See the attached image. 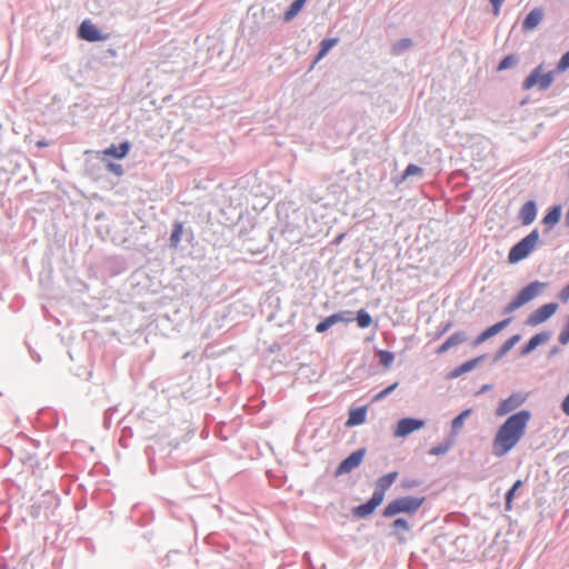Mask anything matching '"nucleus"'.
<instances>
[{"mask_svg": "<svg viewBox=\"0 0 569 569\" xmlns=\"http://www.w3.org/2000/svg\"><path fill=\"white\" fill-rule=\"evenodd\" d=\"M530 419L529 410H520L510 415L496 432L492 453L500 458L511 451L525 436Z\"/></svg>", "mask_w": 569, "mask_h": 569, "instance_id": "obj_1", "label": "nucleus"}, {"mask_svg": "<svg viewBox=\"0 0 569 569\" xmlns=\"http://www.w3.org/2000/svg\"><path fill=\"white\" fill-rule=\"evenodd\" d=\"M425 497L405 496L390 501L383 509L382 516L391 518L399 513L413 515L423 505Z\"/></svg>", "mask_w": 569, "mask_h": 569, "instance_id": "obj_2", "label": "nucleus"}, {"mask_svg": "<svg viewBox=\"0 0 569 569\" xmlns=\"http://www.w3.org/2000/svg\"><path fill=\"white\" fill-rule=\"evenodd\" d=\"M539 241V231L533 229L529 234L518 241L511 247L508 253V261L510 263H517L527 258L535 249Z\"/></svg>", "mask_w": 569, "mask_h": 569, "instance_id": "obj_3", "label": "nucleus"}, {"mask_svg": "<svg viewBox=\"0 0 569 569\" xmlns=\"http://www.w3.org/2000/svg\"><path fill=\"white\" fill-rule=\"evenodd\" d=\"M555 80V71L542 73V66L536 67L523 80L522 89L529 90L538 86L539 90H547Z\"/></svg>", "mask_w": 569, "mask_h": 569, "instance_id": "obj_4", "label": "nucleus"}, {"mask_svg": "<svg viewBox=\"0 0 569 569\" xmlns=\"http://www.w3.org/2000/svg\"><path fill=\"white\" fill-rule=\"evenodd\" d=\"M555 80V71L542 73V66L536 67L523 80L522 89L529 90L538 86L539 90H547Z\"/></svg>", "mask_w": 569, "mask_h": 569, "instance_id": "obj_5", "label": "nucleus"}, {"mask_svg": "<svg viewBox=\"0 0 569 569\" xmlns=\"http://www.w3.org/2000/svg\"><path fill=\"white\" fill-rule=\"evenodd\" d=\"M547 282H541L539 280H535L523 287L518 295L509 302L515 310L519 309L523 305L528 303L532 299H535L539 293L547 288Z\"/></svg>", "mask_w": 569, "mask_h": 569, "instance_id": "obj_6", "label": "nucleus"}, {"mask_svg": "<svg viewBox=\"0 0 569 569\" xmlns=\"http://www.w3.org/2000/svg\"><path fill=\"white\" fill-rule=\"evenodd\" d=\"M547 282H541L539 280H535L523 287L518 295L509 302L515 310L519 309L523 305L528 303L532 299H535L539 293L547 288Z\"/></svg>", "mask_w": 569, "mask_h": 569, "instance_id": "obj_7", "label": "nucleus"}, {"mask_svg": "<svg viewBox=\"0 0 569 569\" xmlns=\"http://www.w3.org/2000/svg\"><path fill=\"white\" fill-rule=\"evenodd\" d=\"M528 395L525 392H512L508 398L501 400L496 409L498 417L511 413L527 401Z\"/></svg>", "mask_w": 569, "mask_h": 569, "instance_id": "obj_8", "label": "nucleus"}, {"mask_svg": "<svg viewBox=\"0 0 569 569\" xmlns=\"http://www.w3.org/2000/svg\"><path fill=\"white\" fill-rule=\"evenodd\" d=\"M558 303L549 302L546 303L535 311H532L526 319V325L529 327H536L551 318L558 310Z\"/></svg>", "mask_w": 569, "mask_h": 569, "instance_id": "obj_9", "label": "nucleus"}, {"mask_svg": "<svg viewBox=\"0 0 569 569\" xmlns=\"http://www.w3.org/2000/svg\"><path fill=\"white\" fill-rule=\"evenodd\" d=\"M426 425V421L420 418L407 417L400 419L395 428L393 436L396 438H406L410 433L420 430Z\"/></svg>", "mask_w": 569, "mask_h": 569, "instance_id": "obj_10", "label": "nucleus"}, {"mask_svg": "<svg viewBox=\"0 0 569 569\" xmlns=\"http://www.w3.org/2000/svg\"><path fill=\"white\" fill-rule=\"evenodd\" d=\"M366 455V449L360 448L353 452H351L348 457H346L337 467L335 471V476L339 477L346 473H349L353 469L360 466Z\"/></svg>", "mask_w": 569, "mask_h": 569, "instance_id": "obj_11", "label": "nucleus"}, {"mask_svg": "<svg viewBox=\"0 0 569 569\" xmlns=\"http://www.w3.org/2000/svg\"><path fill=\"white\" fill-rule=\"evenodd\" d=\"M78 36L82 40L89 42H96L107 39V36L103 34L90 20H84L81 22L78 29Z\"/></svg>", "mask_w": 569, "mask_h": 569, "instance_id": "obj_12", "label": "nucleus"}, {"mask_svg": "<svg viewBox=\"0 0 569 569\" xmlns=\"http://www.w3.org/2000/svg\"><path fill=\"white\" fill-rule=\"evenodd\" d=\"M382 497L373 492L370 499H368L365 503L352 508V515L357 518L365 519L373 513L375 510L382 503Z\"/></svg>", "mask_w": 569, "mask_h": 569, "instance_id": "obj_13", "label": "nucleus"}, {"mask_svg": "<svg viewBox=\"0 0 569 569\" xmlns=\"http://www.w3.org/2000/svg\"><path fill=\"white\" fill-rule=\"evenodd\" d=\"M349 321H353L350 311L332 313L316 326V332L323 333L336 323Z\"/></svg>", "mask_w": 569, "mask_h": 569, "instance_id": "obj_14", "label": "nucleus"}, {"mask_svg": "<svg viewBox=\"0 0 569 569\" xmlns=\"http://www.w3.org/2000/svg\"><path fill=\"white\" fill-rule=\"evenodd\" d=\"M469 337L466 331L459 330L450 335L436 350L437 355H443L452 348L468 341Z\"/></svg>", "mask_w": 569, "mask_h": 569, "instance_id": "obj_15", "label": "nucleus"}, {"mask_svg": "<svg viewBox=\"0 0 569 569\" xmlns=\"http://www.w3.org/2000/svg\"><path fill=\"white\" fill-rule=\"evenodd\" d=\"M486 359V355L478 356L473 359H470L460 366L456 367L451 371H449L446 376L447 379H457L460 376L470 372L475 368H477L483 360Z\"/></svg>", "mask_w": 569, "mask_h": 569, "instance_id": "obj_16", "label": "nucleus"}, {"mask_svg": "<svg viewBox=\"0 0 569 569\" xmlns=\"http://www.w3.org/2000/svg\"><path fill=\"white\" fill-rule=\"evenodd\" d=\"M511 320H512V318H507V319H503V320L488 327L475 339V341L472 342V346L477 347V346L483 343L486 340L490 339L491 337L498 335L511 322Z\"/></svg>", "mask_w": 569, "mask_h": 569, "instance_id": "obj_17", "label": "nucleus"}, {"mask_svg": "<svg viewBox=\"0 0 569 569\" xmlns=\"http://www.w3.org/2000/svg\"><path fill=\"white\" fill-rule=\"evenodd\" d=\"M551 338V331H541L532 336L520 349V356L525 357L531 353L538 346L546 343Z\"/></svg>", "mask_w": 569, "mask_h": 569, "instance_id": "obj_18", "label": "nucleus"}, {"mask_svg": "<svg viewBox=\"0 0 569 569\" xmlns=\"http://www.w3.org/2000/svg\"><path fill=\"white\" fill-rule=\"evenodd\" d=\"M131 148V143L128 140L120 142L118 146L110 144L102 151V161H106V157H112L116 159H123L127 157Z\"/></svg>", "mask_w": 569, "mask_h": 569, "instance_id": "obj_19", "label": "nucleus"}, {"mask_svg": "<svg viewBox=\"0 0 569 569\" xmlns=\"http://www.w3.org/2000/svg\"><path fill=\"white\" fill-rule=\"evenodd\" d=\"M543 19L542 8H533L523 19L521 29L522 31H531L536 29Z\"/></svg>", "mask_w": 569, "mask_h": 569, "instance_id": "obj_20", "label": "nucleus"}, {"mask_svg": "<svg viewBox=\"0 0 569 569\" xmlns=\"http://www.w3.org/2000/svg\"><path fill=\"white\" fill-rule=\"evenodd\" d=\"M367 411H368L367 406L350 408L349 412H348V419H347L345 426L350 428V427H356V426L362 425L366 421Z\"/></svg>", "mask_w": 569, "mask_h": 569, "instance_id": "obj_21", "label": "nucleus"}, {"mask_svg": "<svg viewBox=\"0 0 569 569\" xmlns=\"http://www.w3.org/2000/svg\"><path fill=\"white\" fill-rule=\"evenodd\" d=\"M397 478H398L397 471H392L387 475H383L382 477H380L377 480L376 489L373 492L376 495H379L380 497H382V499H385L386 491L393 485V482L397 480Z\"/></svg>", "mask_w": 569, "mask_h": 569, "instance_id": "obj_22", "label": "nucleus"}, {"mask_svg": "<svg viewBox=\"0 0 569 569\" xmlns=\"http://www.w3.org/2000/svg\"><path fill=\"white\" fill-rule=\"evenodd\" d=\"M537 217V204L533 200L527 201L519 211V219L522 224L528 226L535 221Z\"/></svg>", "mask_w": 569, "mask_h": 569, "instance_id": "obj_23", "label": "nucleus"}, {"mask_svg": "<svg viewBox=\"0 0 569 569\" xmlns=\"http://www.w3.org/2000/svg\"><path fill=\"white\" fill-rule=\"evenodd\" d=\"M520 340L521 335L519 333H516L507 339L493 355V362L501 360Z\"/></svg>", "mask_w": 569, "mask_h": 569, "instance_id": "obj_24", "label": "nucleus"}, {"mask_svg": "<svg viewBox=\"0 0 569 569\" xmlns=\"http://www.w3.org/2000/svg\"><path fill=\"white\" fill-rule=\"evenodd\" d=\"M391 533L390 536H396L399 542H403L405 538L401 536L402 532L410 531V525L405 518H397L390 525Z\"/></svg>", "mask_w": 569, "mask_h": 569, "instance_id": "obj_25", "label": "nucleus"}, {"mask_svg": "<svg viewBox=\"0 0 569 569\" xmlns=\"http://www.w3.org/2000/svg\"><path fill=\"white\" fill-rule=\"evenodd\" d=\"M471 412L472 409H466L453 418L451 421V432L449 437L455 439L456 435L463 428L465 421L471 415Z\"/></svg>", "mask_w": 569, "mask_h": 569, "instance_id": "obj_26", "label": "nucleus"}, {"mask_svg": "<svg viewBox=\"0 0 569 569\" xmlns=\"http://www.w3.org/2000/svg\"><path fill=\"white\" fill-rule=\"evenodd\" d=\"M561 209L562 208L560 204H556L549 208L548 212L542 219V223L550 227L557 224L561 218Z\"/></svg>", "mask_w": 569, "mask_h": 569, "instance_id": "obj_27", "label": "nucleus"}, {"mask_svg": "<svg viewBox=\"0 0 569 569\" xmlns=\"http://www.w3.org/2000/svg\"><path fill=\"white\" fill-rule=\"evenodd\" d=\"M182 233H183V223L180 221H174L172 231H171V234L169 238L170 248L177 249L179 247Z\"/></svg>", "mask_w": 569, "mask_h": 569, "instance_id": "obj_28", "label": "nucleus"}, {"mask_svg": "<svg viewBox=\"0 0 569 569\" xmlns=\"http://www.w3.org/2000/svg\"><path fill=\"white\" fill-rule=\"evenodd\" d=\"M306 2L307 0H293L284 12L283 20L286 22L291 21L300 12Z\"/></svg>", "mask_w": 569, "mask_h": 569, "instance_id": "obj_29", "label": "nucleus"}, {"mask_svg": "<svg viewBox=\"0 0 569 569\" xmlns=\"http://www.w3.org/2000/svg\"><path fill=\"white\" fill-rule=\"evenodd\" d=\"M453 443H455V439L452 437H448L440 445L432 447L429 450V455H431V456H442V455H446L451 449Z\"/></svg>", "mask_w": 569, "mask_h": 569, "instance_id": "obj_30", "label": "nucleus"}, {"mask_svg": "<svg viewBox=\"0 0 569 569\" xmlns=\"http://www.w3.org/2000/svg\"><path fill=\"white\" fill-rule=\"evenodd\" d=\"M412 46V40L410 38H402L399 41L395 42L391 47L392 56H401L405 51H407Z\"/></svg>", "mask_w": 569, "mask_h": 569, "instance_id": "obj_31", "label": "nucleus"}, {"mask_svg": "<svg viewBox=\"0 0 569 569\" xmlns=\"http://www.w3.org/2000/svg\"><path fill=\"white\" fill-rule=\"evenodd\" d=\"M522 481L518 479L511 488L506 492L505 496V507L507 511H510L512 509V501L515 499L516 492L521 488Z\"/></svg>", "mask_w": 569, "mask_h": 569, "instance_id": "obj_32", "label": "nucleus"}, {"mask_svg": "<svg viewBox=\"0 0 569 569\" xmlns=\"http://www.w3.org/2000/svg\"><path fill=\"white\" fill-rule=\"evenodd\" d=\"M352 319L357 321L359 328H361V329H366V328L370 327V325L372 323V318H371L370 313L368 311H366L365 309H360L357 312L356 318H352Z\"/></svg>", "mask_w": 569, "mask_h": 569, "instance_id": "obj_33", "label": "nucleus"}, {"mask_svg": "<svg viewBox=\"0 0 569 569\" xmlns=\"http://www.w3.org/2000/svg\"><path fill=\"white\" fill-rule=\"evenodd\" d=\"M377 357L379 359V363L385 368H389L395 361V355L389 350H379L377 352Z\"/></svg>", "mask_w": 569, "mask_h": 569, "instance_id": "obj_34", "label": "nucleus"}, {"mask_svg": "<svg viewBox=\"0 0 569 569\" xmlns=\"http://www.w3.org/2000/svg\"><path fill=\"white\" fill-rule=\"evenodd\" d=\"M518 58L515 54H508L505 58H502L497 67L498 71L507 70L509 68H512L517 66Z\"/></svg>", "mask_w": 569, "mask_h": 569, "instance_id": "obj_35", "label": "nucleus"}, {"mask_svg": "<svg viewBox=\"0 0 569 569\" xmlns=\"http://www.w3.org/2000/svg\"><path fill=\"white\" fill-rule=\"evenodd\" d=\"M423 173V169L417 164L410 163L407 166L405 171L402 172L401 180H406L411 176H421Z\"/></svg>", "mask_w": 569, "mask_h": 569, "instance_id": "obj_36", "label": "nucleus"}, {"mask_svg": "<svg viewBox=\"0 0 569 569\" xmlns=\"http://www.w3.org/2000/svg\"><path fill=\"white\" fill-rule=\"evenodd\" d=\"M568 69H569V50L566 53H563L561 56V58L559 59L557 67H556V72L561 73Z\"/></svg>", "mask_w": 569, "mask_h": 569, "instance_id": "obj_37", "label": "nucleus"}, {"mask_svg": "<svg viewBox=\"0 0 569 569\" xmlns=\"http://www.w3.org/2000/svg\"><path fill=\"white\" fill-rule=\"evenodd\" d=\"M558 340L563 346L569 343V315L566 318L563 329L560 331Z\"/></svg>", "mask_w": 569, "mask_h": 569, "instance_id": "obj_38", "label": "nucleus"}, {"mask_svg": "<svg viewBox=\"0 0 569 569\" xmlns=\"http://www.w3.org/2000/svg\"><path fill=\"white\" fill-rule=\"evenodd\" d=\"M106 168L109 172L113 173L117 177H121L123 174V168L119 163L107 161Z\"/></svg>", "mask_w": 569, "mask_h": 569, "instance_id": "obj_39", "label": "nucleus"}, {"mask_svg": "<svg viewBox=\"0 0 569 569\" xmlns=\"http://www.w3.org/2000/svg\"><path fill=\"white\" fill-rule=\"evenodd\" d=\"M398 387V382H395L392 385H390L389 387L385 388L383 390H381L380 392H378L375 397H373V401H379V400H382L385 399L387 396H389L396 388Z\"/></svg>", "mask_w": 569, "mask_h": 569, "instance_id": "obj_40", "label": "nucleus"}, {"mask_svg": "<svg viewBox=\"0 0 569 569\" xmlns=\"http://www.w3.org/2000/svg\"><path fill=\"white\" fill-rule=\"evenodd\" d=\"M337 43V38H327L320 42V48L322 49V51L329 52V50L333 48Z\"/></svg>", "mask_w": 569, "mask_h": 569, "instance_id": "obj_41", "label": "nucleus"}, {"mask_svg": "<svg viewBox=\"0 0 569 569\" xmlns=\"http://www.w3.org/2000/svg\"><path fill=\"white\" fill-rule=\"evenodd\" d=\"M558 299L562 302H567L569 300V283L560 290Z\"/></svg>", "mask_w": 569, "mask_h": 569, "instance_id": "obj_42", "label": "nucleus"}, {"mask_svg": "<svg viewBox=\"0 0 569 569\" xmlns=\"http://www.w3.org/2000/svg\"><path fill=\"white\" fill-rule=\"evenodd\" d=\"M451 327V322H446V323H441L440 327L438 328V332H437V338H439L440 336H442L443 333H446Z\"/></svg>", "mask_w": 569, "mask_h": 569, "instance_id": "obj_43", "label": "nucleus"}, {"mask_svg": "<svg viewBox=\"0 0 569 569\" xmlns=\"http://www.w3.org/2000/svg\"><path fill=\"white\" fill-rule=\"evenodd\" d=\"M561 410L569 416V393L565 397L561 403Z\"/></svg>", "mask_w": 569, "mask_h": 569, "instance_id": "obj_44", "label": "nucleus"}, {"mask_svg": "<svg viewBox=\"0 0 569 569\" xmlns=\"http://www.w3.org/2000/svg\"><path fill=\"white\" fill-rule=\"evenodd\" d=\"M489 1L493 7L495 14H498L503 0H489Z\"/></svg>", "mask_w": 569, "mask_h": 569, "instance_id": "obj_45", "label": "nucleus"}, {"mask_svg": "<svg viewBox=\"0 0 569 569\" xmlns=\"http://www.w3.org/2000/svg\"><path fill=\"white\" fill-rule=\"evenodd\" d=\"M560 352H561V348H560L559 346H553V347L549 350V352H548V358H551V357H553V356H556V355H558V353H560Z\"/></svg>", "mask_w": 569, "mask_h": 569, "instance_id": "obj_46", "label": "nucleus"}, {"mask_svg": "<svg viewBox=\"0 0 569 569\" xmlns=\"http://www.w3.org/2000/svg\"><path fill=\"white\" fill-rule=\"evenodd\" d=\"M327 53H328V52L322 51V49H321V48H319V51H318V53H317V56H316V58H315V61H313V62H315V63H317V62H318V61H320V60H321V59H322Z\"/></svg>", "mask_w": 569, "mask_h": 569, "instance_id": "obj_47", "label": "nucleus"}, {"mask_svg": "<svg viewBox=\"0 0 569 569\" xmlns=\"http://www.w3.org/2000/svg\"><path fill=\"white\" fill-rule=\"evenodd\" d=\"M513 311H516V310H515V308H512V307L510 306V303H508V305L503 308L502 313H503V315H508V313H512Z\"/></svg>", "mask_w": 569, "mask_h": 569, "instance_id": "obj_48", "label": "nucleus"}, {"mask_svg": "<svg viewBox=\"0 0 569 569\" xmlns=\"http://www.w3.org/2000/svg\"><path fill=\"white\" fill-rule=\"evenodd\" d=\"M565 223L567 227H569V207H568V210L566 212V216H565Z\"/></svg>", "mask_w": 569, "mask_h": 569, "instance_id": "obj_49", "label": "nucleus"}, {"mask_svg": "<svg viewBox=\"0 0 569 569\" xmlns=\"http://www.w3.org/2000/svg\"><path fill=\"white\" fill-rule=\"evenodd\" d=\"M490 388H491L490 385H483L481 388V392H485V391L489 390Z\"/></svg>", "mask_w": 569, "mask_h": 569, "instance_id": "obj_50", "label": "nucleus"}, {"mask_svg": "<svg viewBox=\"0 0 569 569\" xmlns=\"http://www.w3.org/2000/svg\"><path fill=\"white\" fill-rule=\"evenodd\" d=\"M38 146H39V147H44V146H47V143H46V142H43V141H39V142H38Z\"/></svg>", "mask_w": 569, "mask_h": 569, "instance_id": "obj_51", "label": "nucleus"}]
</instances>
